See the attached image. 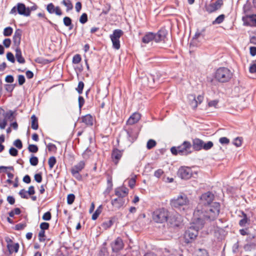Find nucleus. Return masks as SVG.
I'll return each instance as SVG.
<instances>
[{
    "instance_id": "nucleus-1",
    "label": "nucleus",
    "mask_w": 256,
    "mask_h": 256,
    "mask_svg": "<svg viewBox=\"0 0 256 256\" xmlns=\"http://www.w3.org/2000/svg\"><path fill=\"white\" fill-rule=\"evenodd\" d=\"M220 205L219 202H214L211 205L204 207L202 212L196 214V210L194 212V220H196L199 222V226H204L206 221L211 222L214 220L220 214Z\"/></svg>"
},
{
    "instance_id": "nucleus-2",
    "label": "nucleus",
    "mask_w": 256,
    "mask_h": 256,
    "mask_svg": "<svg viewBox=\"0 0 256 256\" xmlns=\"http://www.w3.org/2000/svg\"><path fill=\"white\" fill-rule=\"evenodd\" d=\"M196 220H194L193 217L192 222L191 226L185 232L184 234V242L187 243H190L193 242L198 234V231L204 226H199V222Z\"/></svg>"
},
{
    "instance_id": "nucleus-3",
    "label": "nucleus",
    "mask_w": 256,
    "mask_h": 256,
    "mask_svg": "<svg viewBox=\"0 0 256 256\" xmlns=\"http://www.w3.org/2000/svg\"><path fill=\"white\" fill-rule=\"evenodd\" d=\"M214 198V194L210 192H208L203 194L200 198L199 202L194 210H196V214L198 212H202V208L208 205H211L213 203V200Z\"/></svg>"
},
{
    "instance_id": "nucleus-4",
    "label": "nucleus",
    "mask_w": 256,
    "mask_h": 256,
    "mask_svg": "<svg viewBox=\"0 0 256 256\" xmlns=\"http://www.w3.org/2000/svg\"><path fill=\"white\" fill-rule=\"evenodd\" d=\"M189 202L190 200L187 196L184 194H180L170 200L172 206L182 210H184L186 208L188 207Z\"/></svg>"
},
{
    "instance_id": "nucleus-5",
    "label": "nucleus",
    "mask_w": 256,
    "mask_h": 256,
    "mask_svg": "<svg viewBox=\"0 0 256 256\" xmlns=\"http://www.w3.org/2000/svg\"><path fill=\"white\" fill-rule=\"evenodd\" d=\"M232 76V72L227 68L220 67L216 70L214 74V78L220 82H228Z\"/></svg>"
},
{
    "instance_id": "nucleus-6",
    "label": "nucleus",
    "mask_w": 256,
    "mask_h": 256,
    "mask_svg": "<svg viewBox=\"0 0 256 256\" xmlns=\"http://www.w3.org/2000/svg\"><path fill=\"white\" fill-rule=\"evenodd\" d=\"M170 152L174 155L178 154L182 156H186L192 152V144L188 142L185 141L182 145L178 147H172L170 148Z\"/></svg>"
},
{
    "instance_id": "nucleus-7",
    "label": "nucleus",
    "mask_w": 256,
    "mask_h": 256,
    "mask_svg": "<svg viewBox=\"0 0 256 256\" xmlns=\"http://www.w3.org/2000/svg\"><path fill=\"white\" fill-rule=\"evenodd\" d=\"M152 217L156 222L164 223L168 220V212L164 208H160L153 212Z\"/></svg>"
},
{
    "instance_id": "nucleus-8",
    "label": "nucleus",
    "mask_w": 256,
    "mask_h": 256,
    "mask_svg": "<svg viewBox=\"0 0 256 256\" xmlns=\"http://www.w3.org/2000/svg\"><path fill=\"white\" fill-rule=\"evenodd\" d=\"M214 146V144L211 141H208L204 142L202 140L196 138L192 140V148L196 151H199L202 150H210Z\"/></svg>"
},
{
    "instance_id": "nucleus-9",
    "label": "nucleus",
    "mask_w": 256,
    "mask_h": 256,
    "mask_svg": "<svg viewBox=\"0 0 256 256\" xmlns=\"http://www.w3.org/2000/svg\"><path fill=\"white\" fill-rule=\"evenodd\" d=\"M123 32L121 30L117 29L114 30L112 34L110 36L112 46L116 50H118L120 48V38Z\"/></svg>"
},
{
    "instance_id": "nucleus-10",
    "label": "nucleus",
    "mask_w": 256,
    "mask_h": 256,
    "mask_svg": "<svg viewBox=\"0 0 256 256\" xmlns=\"http://www.w3.org/2000/svg\"><path fill=\"white\" fill-rule=\"evenodd\" d=\"M192 173L191 168L188 166H181L178 172V175L182 179L188 180L190 178Z\"/></svg>"
},
{
    "instance_id": "nucleus-11",
    "label": "nucleus",
    "mask_w": 256,
    "mask_h": 256,
    "mask_svg": "<svg viewBox=\"0 0 256 256\" xmlns=\"http://www.w3.org/2000/svg\"><path fill=\"white\" fill-rule=\"evenodd\" d=\"M223 5L222 0H218L215 2L206 4L205 6L206 10L209 14L212 13L219 10Z\"/></svg>"
},
{
    "instance_id": "nucleus-12",
    "label": "nucleus",
    "mask_w": 256,
    "mask_h": 256,
    "mask_svg": "<svg viewBox=\"0 0 256 256\" xmlns=\"http://www.w3.org/2000/svg\"><path fill=\"white\" fill-rule=\"evenodd\" d=\"M85 162L84 161H80L78 164L74 166L71 170L72 174L77 179L80 178L79 172L84 168Z\"/></svg>"
},
{
    "instance_id": "nucleus-13",
    "label": "nucleus",
    "mask_w": 256,
    "mask_h": 256,
    "mask_svg": "<svg viewBox=\"0 0 256 256\" xmlns=\"http://www.w3.org/2000/svg\"><path fill=\"white\" fill-rule=\"evenodd\" d=\"M242 20L246 26H256V14L246 16L242 18Z\"/></svg>"
},
{
    "instance_id": "nucleus-14",
    "label": "nucleus",
    "mask_w": 256,
    "mask_h": 256,
    "mask_svg": "<svg viewBox=\"0 0 256 256\" xmlns=\"http://www.w3.org/2000/svg\"><path fill=\"white\" fill-rule=\"evenodd\" d=\"M17 11L18 14L25 16H30V10L29 8H26V6L22 3H18L17 4Z\"/></svg>"
},
{
    "instance_id": "nucleus-15",
    "label": "nucleus",
    "mask_w": 256,
    "mask_h": 256,
    "mask_svg": "<svg viewBox=\"0 0 256 256\" xmlns=\"http://www.w3.org/2000/svg\"><path fill=\"white\" fill-rule=\"evenodd\" d=\"M126 204L125 198H116L111 200V204L115 210H119Z\"/></svg>"
},
{
    "instance_id": "nucleus-16",
    "label": "nucleus",
    "mask_w": 256,
    "mask_h": 256,
    "mask_svg": "<svg viewBox=\"0 0 256 256\" xmlns=\"http://www.w3.org/2000/svg\"><path fill=\"white\" fill-rule=\"evenodd\" d=\"M22 31L20 30H16L13 36L14 44L16 48H20V44L21 41Z\"/></svg>"
},
{
    "instance_id": "nucleus-17",
    "label": "nucleus",
    "mask_w": 256,
    "mask_h": 256,
    "mask_svg": "<svg viewBox=\"0 0 256 256\" xmlns=\"http://www.w3.org/2000/svg\"><path fill=\"white\" fill-rule=\"evenodd\" d=\"M113 252H117L123 248L124 244L120 238H118L114 242L111 244Z\"/></svg>"
},
{
    "instance_id": "nucleus-18",
    "label": "nucleus",
    "mask_w": 256,
    "mask_h": 256,
    "mask_svg": "<svg viewBox=\"0 0 256 256\" xmlns=\"http://www.w3.org/2000/svg\"><path fill=\"white\" fill-rule=\"evenodd\" d=\"M115 195L117 198H125L128 193V190L126 188H118L114 190Z\"/></svg>"
},
{
    "instance_id": "nucleus-19",
    "label": "nucleus",
    "mask_w": 256,
    "mask_h": 256,
    "mask_svg": "<svg viewBox=\"0 0 256 256\" xmlns=\"http://www.w3.org/2000/svg\"><path fill=\"white\" fill-rule=\"evenodd\" d=\"M167 32L164 30H160L156 33H154V41L156 42H159L162 40H164Z\"/></svg>"
},
{
    "instance_id": "nucleus-20",
    "label": "nucleus",
    "mask_w": 256,
    "mask_h": 256,
    "mask_svg": "<svg viewBox=\"0 0 256 256\" xmlns=\"http://www.w3.org/2000/svg\"><path fill=\"white\" fill-rule=\"evenodd\" d=\"M141 115L138 112H134L127 120V124H128L132 125L134 124L140 120Z\"/></svg>"
},
{
    "instance_id": "nucleus-21",
    "label": "nucleus",
    "mask_w": 256,
    "mask_h": 256,
    "mask_svg": "<svg viewBox=\"0 0 256 256\" xmlns=\"http://www.w3.org/2000/svg\"><path fill=\"white\" fill-rule=\"evenodd\" d=\"M122 156V152L117 148H115L112 150V158L114 162L116 164L118 160L120 159Z\"/></svg>"
},
{
    "instance_id": "nucleus-22",
    "label": "nucleus",
    "mask_w": 256,
    "mask_h": 256,
    "mask_svg": "<svg viewBox=\"0 0 256 256\" xmlns=\"http://www.w3.org/2000/svg\"><path fill=\"white\" fill-rule=\"evenodd\" d=\"M154 32H146L142 38V42L144 44H148L150 42L154 40Z\"/></svg>"
},
{
    "instance_id": "nucleus-23",
    "label": "nucleus",
    "mask_w": 256,
    "mask_h": 256,
    "mask_svg": "<svg viewBox=\"0 0 256 256\" xmlns=\"http://www.w3.org/2000/svg\"><path fill=\"white\" fill-rule=\"evenodd\" d=\"M16 58L17 61L20 64H24L25 62V60L22 57V52L20 48H16Z\"/></svg>"
},
{
    "instance_id": "nucleus-24",
    "label": "nucleus",
    "mask_w": 256,
    "mask_h": 256,
    "mask_svg": "<svg viewBox=\"0 0 256 256\" xmlns=\"http://www.w3.org/2000/svg\"><path fill=\"white\" fill-rule=\"evenodd\" d=\"M126 132L128 140L131 142H133L136 139V134L131 129L126 130Z\"/></svg>"
},
{
    "instance_id": "nucleus-25",
    "label": "nucleus",
    "mask_w": 256,
    "mask_h": 256,
    "mask_svg": "<svg viewBox=\"0 0 256 256\" xmlns=\"http://www.w3.org/2000/svg\"><path fill=\"white\" fill-rule=\"evenodd\" d=\"M82 122L88 126L93 124V118L90 114H86L82 118Z\"/></svg>"
},
{
    "instance_id": "nucleus-26",
    "label": "nucleus",
    "mask_w": 256,
    "mask_h": 256,
    "mask_svg": "<svg viewBox=\"0 0 256 256\" xmlns=\"http://www.w3.org/2000/svg\"><path fill=\"white\" fill-rule=\"evenodd\" d=\"M7 247L10 253L14 252H17L19 248V244L18 243L14 244H8Z\"/></svg>"
},
{
    "instance_id": "nucleus-27",
    "label": "nucleus",
    "mask_w": 256,
    "mask_h": 256,
    "mask_svg": "<svg viewBox=\"0 0 256 256\" xmlns=\"http://www.w3.org/2000/svg\"><path fill=\"white\" fill-rule=\"evenodd\" d=\"M188 99L190 100V105L193 109L197 108L198 102L196 100V96L194 95L191 94L188 96Z\"/></svg>"
},
{
    "instance_id": "nucleus-28",
    "label": "nucleus",
    "mask_w": 256,
    "mask_h": 256,
    "mask_svg": "<svg viewBox=\"0 0 256 256\" xmlns=\"http://www.w3.org/2000/svg\"><path fill=\"white\" fill-rule=\"evenodd\" d=\"M32 120V126L31 127L33 130H36L38 129V118L34 114H33L31 116Z\"/></svg>"
},
{
    "instance_id": "nucleus-29",
    "label": "nucleus",
    "mask_w": 256,
    "mask_h": 256,
    "mask_svg": "<svg viewBox=\"0 0 256 256\" xmlns=\"http://www.w3.org/2000/svg\"><path fill=\"white\" fill-rule=\"evenodd\" d=\"M224 18H225V15L224 14H222L220 15L219 16H218L215 19V20L212 22V24L214 25L220 24L224 22Z\"/></svg>"
},
{
    "instance_id": "nucleus-30",
    "label": "nucleus",
    "mask_w": 256,
    "mask_h": 256,
    "mask_svg": "<svg viewBox=\"0 0 256 256\" xmlns=\"http://www.w3.org/2000/svg\"><path fill=\"white\" fill-rule=\"evenodd\" d=\"M113 224H114L113 220L112 219H110L107 221L104 222L102 224V227L104 229L106 230V229L110 228V227H111V226Z\"/></svg>"
},
{
    "instance_id": "nucleus-31",
    "label": "nucleus",
    "mask_w": 256,
    "mask_h": 256,
    "mask_svg": "<svg viewBox=\"0 0 256 256\" xmlns=\"http://www.w3.org/2000/svg\"><path fill=\"white\" fill-rule=\"evenodd\" d=\"M243 218L240 220L239 222V224L241 226H246V224L248 222V221H249L248 218L246 214H244V212H242Z\"/></svg>"
},
{
    "instance_id": "nucleus-32",
    "label": "nucleus",
    "mask_w": 256,
    "mask_h": 256,
    "mask_svg": "<svg viewBox=\"0 0 256 256\" xmlns=\"http://www.w3.org/2000/svg\"><path fill=\"white\" fill-rule=\"evenodd\" d=\"M62 3L66 7V11L72 10L73 8L72 4L70 0H63Z\"/></svg>"
},
{
    "instance_id": "nucleus-33",
    "label": "nucleus",
    "mask_w": 256,
    "mask_h": 256,
    "mask_svg": "<svg viewBox=\"0 0 256 256\" xmlns=\"http://www.w3.org/2000/svg\"><path fill=\"white\" fill-rule=\"evenodd\" d=\"M64 24L66 26H70V30L72 28V20L70 18L66 16L64 18Z\"/></svg>"
},
{
    "instance_id": "nucleus-34",
    "label": "nucleus",
    "mask_w": 256,
    "mask_h": 256,
    "mask_svg": "<svg viewBox=\"0 0 256 256\" xmlns=\"http://www.w3.org/2000/svg\"><path fill=\"white\" fill-rule=\"evenodd\" d=\"M56 162V158L54 156H51L49 158L48 164L50 169H52L55 165Z\"/></svg>"
},
{
    "instance_id": "nucleus-35",
    "label": "nucleus",
    "mask_w": 256,
    "mask_h": 256,
    "mask_svg": "<svg viewBox=\"0 0 256 256\" xmlns=\"http://www.w3.org/2000/svg\"><path fill=\"white\" fill-rule=\"evenodd\" d=\"M12 28L10 26H8L4 29V35L6 36H10L12 34Z\"/></svg>"
},
{
    "instance_id": "nucleus-36",
    "label": "nucleus",
    "mask_w": 256,
    "mask_h": 256,
    "mask_svg": "<svg viewBox=\"0 0 256 256\" xmlns=\"http://www.w3.org/2000/svg\"><path fill=\"white\" fill-rule=\"evenodd\" d=\"M28 151L30 152L36 153L38 151V147L35 144H29L28 146Z\"/></svg>"
},
{
    "instance_id": "nucleus-37",
    "label": "nucleus",
    "mask_w": 256,
    "mask_h": 256,
    "mask_svg": "<svg viewBox=\"0 0 256 256\" xmlns=\"http://www.w3.org/2000/svg\"><path fill=\"white\" fill-rule=\"evenodd\" d=\"M30 162L32 166H36L38 162V158L36 156H32L30 159Z\"/></svg>"
},
{
    "instance_id": "nucleus-38",
    "label": "nucleus",
    "mask_w": 256,
    "mask_h": 256,
    "mask_svg": "<svg viewBox=\"0 0 256 256\" xmlns=\"http://www.w3.org/2000/svg\"><path fill=\"white\" fill-rule=\"evenodd\" d=\"M46 148L48 152H56L57 148L55 144L49 143L46 145Z\"/></svg>"
},
{
    "instance_id": "nucleus-39",
    "label": "nucleus",
    "mask_w": 256,
    "mask_h": 256,
    "mask_svg": "<svg viewBox=\"0 0 256 256\" xmlns=\"http://www.w3.org/2000/svg\"><path fill=\"white\" fill-rule=\"evenodd\" d=\"M84 88V83L82 81L79 82L78 84V86L76 88V90L78 92L79 94H82V90H83Z\"/></svg>"
},
{
    "instance_id": "nucleus-40",
    "label": "nucleus",
    "mask_w": 256,
    "mask_h": 256,
    "mask_svg": "<svg viewBox=\"0 0 256 256\" xmlns=\"http://www.w3.org/2000/svg\"><path fill=\"white\" fill-rule=\"evenodd\" d=\"M92 152L89 148H87L82 153V157L84 159H88L92 154Z\"/></svg>"
},
{
    "instance_id": "nucleus-41",
    "label": "nucleus",
    "mask_w": 256,
    "mask_h": 256,
    "mask_svg": "<svg viewBox=\"0 0 256 256\" xmlns=\"http://www.w3.org/2000/svg\"><path fill=\"white\" fill-rule=\"evenodd\" d=\"M100 208H101V206H100L99 208L92 215V220H96L97 219L98 216L102 212Z\"/></svg>"
},
{
    "instance_id": "nucleus-42",
    "label": "nucleus",
    "mask_w": 256,
    "mask_h": 256,
    "mask_svg": "<svg viewBox=\"0 0 256 256\" xmlns=\"http://www.w3.org/2000/svg\"><path fill=\"white\" fill-rule=\"evenodd\" d=\"M196 256H209L206 250L200 249L196 253Z\"/></svg>"
},
{
    "instance_id": "nucleus-43",
    "label": "nucleus",
    "mask_w": 256,
    "mask_h": 256,
    "mask_svg": "<svg viewBox=\"0 0 256 256\" xmlns=\"http://www.w3.org/2000/svg\"><path fill=\"white\" fill-rule=\"evenodd\" d=\"M156 145V142L153 140H148L146 144V148L148 150H150L154 148Z\"/></svg>"
},
{
    "instance_id": "nucleus-44",
    "label": "nucleus",
    "mask_w": 256,
    "mask_h": 256,
    "mask_svg": "<svg viewBox=\"0 0 256 256\" xmlns=\"http://www.w3.org/2000/svg\"><path fill=\"white\" fill-rule=\"evenodd\" d=\"M38 240L40 242H44L46 240L45 237V232L44 230H40L38 233Z\"/></svg>"
},
{
    "instance_id": "nucleus-45",
    "label": "nucleus",
    "mask_w": 256,
    "mask_h": 256,
    "mask_svg": "<svg viewBox=\"0 0 256 256\" xmlns=\"http://www.w3.org/2000/svg\"><path fill=\"white\" fill-rule=\"evenodd\" d=\"M87 21H88L87 14L86 13L82 14L80 18V22L82 24H84L86 23L87 22Z\"/></svg>"
},
{
    "instance_id": "nucleus-46",
    "label": "nucleus",
    "mask_w": 256,
    "mask_h": 256,
    "mask_svg": "<svg viewBox=\"0 0 256 256\" xmlns=\"http://www.w3.org/2000/svg\"><path fill=\"white\" fill-rule=\"evenodd\" d=\"M19 194L22 198H28V193L26 190L24 189L21 190L19 192Z\"/></svg>"
},
{
    "instance_id": "nucleus-47",
    "label": "nucleus",
    "mask_w": 256,
    "mask_h": 256,
    "mask_svg": "<svg viewBox=\"0 0 256 256\" xmlns=\"http://www.w3.org/2000/svg\"><path fill=\"white\" fill-rule=\"evenodd\" d=\"M75 198V196L74 194H69L67 197V202L68 204H72Z\"/></svg>"
},
{
    "instance_id": "nucleus-48",
    "label": "nucleus",
    "mask_w": 256,
    "mask_h": 256,
    "mask_svg": "<svg viewBox=\"0 0 256 256\" xmlns=\"http://www.w3.org/2000/svg\"><path fill=\"white\" fill-rule=\"evenodd\" d=\"M54 6L53 4L50 3L48 4L46 10L50 14H54Z\"/></svg>"
},
{
    "instance_id": "nucleus-49",
    "label": "nucleus",
    "mask_w": 256,
    "mask_h": 256,
    "mask_svg": "<svg viewBox=\"0 0 256 256\" xmlns=\"http://www.w3.org/2000/svg\"><path fill=\"white\" fill-rule=\"evenodd\" d=\"M81 60V56L80 54H76L74 55L72 58V62L74 64H78Z\"/></svg>"
},
{
    "instance_id": "nucleus-50",
    "label": "nucleus",
    "mask_w": 256,
    "mask_h": 256,
    "mask_svg": "<svg viewBox=\"0 0 256 256\" xmlns=\"http://www.w3.org/2000/svg\"><path fill=\"white\" fill-rule=\"evenodd\" d=\"M52 215L51 213L50 212H45L42 216V218L44 220H51Z\"/></svg>"
},
{
    "instance_id": "nucleus-51",
    "label": "nucleus",
    "mask_w": 256,
    "mask_h": 256,
    "mask_svg": "<svg viewBox=\"0 0 256 256\" xmlns=\"http://www.w3.org/2000/svg\"><path fill=\"white\" fill-rule=\"evenodd\" d=\"M6 58L8 60L14 63L15 62V59L14 54L11 52H8L6 54Z\"/></svg>"
},
{
    "instance_id": "nucleus-52",
    "label": "nucleus",
    "mask_w": 256,
    "mask_h": 256,
    "mask_svg": "<svg viewBox=\"0 0 256 256\" xmlns=\"http://www.w3.org/2000/svg\"><path fill=\"white\" fill-rule=\"evenodd\" d=\"M40 230L44 231V230H46L49 228L50 224L48 222H43L40 224Z\"/></svg>"
},
{
    "instance_id": "nucleus-53",
    "label": "nucleus",
    "mask_w": 256,
    "mask_h": 256,
    "mask_svg": "<svg viewBox=\"0 0 256 256\" xmlns=\"http://www.w3.org/2000/svg\"><path fill=\"white\" fill-rule=\"evenodd\" d=\"M14 145L18 149H21L22 147V141L17 139L14 142Z\"/></svg>"
},
{
    "instance_id": "nucleus-54",
    "label": "nucleus",
    "mask_w": 256,
    "mask_h": 256,
    "mask_svg": "<svg viewBox=\"0 0 256 256\" xmlns=\"http://www.w3.org/2000/svg\"><path fill=\"white\" fill-rule=\"evenodd\" d=\"M242 138L238 137L234 140L233 144L237 147H238L242 145Z\"/></svg>"
},
{
    "instance_id": "nucleus-55",
    "label": "nucleus",
    "mask_w": 256,
    "mask_h": 256,
    "mask_svg": "<svg viewBox=\"0 0 256 256\" xmlns=\"http://www.w3.org/2000/svg\"><path fill=\"white\" fill-rule=\"evenodd\" d=\"M13 115H14V112L12 110H10L4 116H5L6 118H7L10 120H12Z\"/></svg>"
},
{
    "instance_id": "nucleus-56",
    "label": "nucleus",
    "mask_w": 256,
    "mask_h": 256,
    "mask_svg": "<svg viewBox=\"0 0 256 256\" xmlns=\"http://www.w3.org/2000/svg\"><path fill=\"white\" fill-rule=\"evenodd\" d=\"M9 153L11 156H16L18 155V151L16 148L12 147L9 150Z\"/></svg>"
},
{
    "instance_id": "nucleus-57",
    "label": "nucleus",
    "mask_w": 256,
    "mask_h": 256,
    "mask_svg": "<svg viewBox=\"0 0 256 256\" xmlns=\"http://www.w3.org/2000/svg\"><path fill=\"white\" fill-rule=\"evenodd\" d=\"M25 81H26L25 78L23 75H19L18 76V84L20 86L22 85L25 82Z\"/></svg>"
},
{
    "instance_id": "nucleus-58",
    "label": "nucleus",
    "mask_w": 256,
    "mask_h": 256,
    "mask_svg": "<svg viewBox=\"0 0 256 256\" xmlns=\"http://www.w3.org/2000/svg\"><path fill=\"white\" fill-rule=\"evenodd\" d=\"M219 142L221 144H228L230 140L226 137H222L219 139Z\"/></svg>"
},
{
    "instance_id": "nucleus-59",
    "label": "nucleus",
    "mask_w": 256,
    "mask_h": 256,
    "mask_svg": "<svg viewBox=\"0 0 256 256\" xmlns=\"http://www.w3.org/2000/svg\"><path fill=\"white\" fill-rule=\"evenodd\" d=\"M84 103V98L82 96H79L78 97V106L80 110L82 107L83 106Z\"/></svg>"
},
{
    "instance_id": "nucleus-60",
    "label": "nucleus",
    "mask_w": 256,
    "mask_h": 256,
    "mask_svg": "<svg viewBox=\"0 0 256 256\" xmlns=\"http://www.w3.org/2000/svg\"><path fill=\"white\" fill-rule=\"evenodd\" d=\"M135 184L136 179L134 178H132L128 180V186L131 188H133Z\"/></svg>"
},
{
    "instance_id": "nucleus-61",
    "label": "nucleus",
    "mask_w": 256,
    "mask_h": 256,
    "mask_svg": "<svg viewBox=\"0 0 256 256\" xmlns=\"http://www.w3.org/2000/svg\"><path fill=\"white\" fill-rule=\"evenodd\" d=\"M3 44L6 48H9L11 44V40L10 38H6L3 41Z\"/></svg>"
},
{
    "instance_id": "nucleus-62",
    "label": "nucleus",
    "mask_w": 256,
    "mask_h": 256,
    "mask_svg": "<svg viewBox=\"0 0 256 256\" xmlns=\"http://www.w3.org/2000/svg\"><path fill=\"white\" fill-rule=\"evenodd\" d=\"M34 180H35L40 183L42 180V176L40 174H36L34 175Z\"/></svg>"
},
{
    "instance_id": "nucleus-63",
    "label": "nucleus",
    "mask_w": 256,
    "mask_h": 256,
    "mask_svg": "<svg viewBox=\"0 0 256 256\" xmlns=\"http://www.w3.org/2000/svg\"><path fill=\"white\" fill-rule=\"evenodd\" d=\"M5 80L8 83H12L14 81V78L12 76L8 75L6 77Z\"/></svg>"
},
{
    "instance_id": "nucleus-64",
    "label": "nucleus",
    "mask_w": 256,
    "mask_h": 256,
    "mask_svg": "<svg viewBox=\"0 0 256 256\" xmlns=\"http://www.w3.org/2000/svg\"><path fill=\"white\" fill-rule=\"evenodd\" d=\"M249 70L250 73L256 72V63H254L250 65Z\"/></svg>"
}]
</instances>
